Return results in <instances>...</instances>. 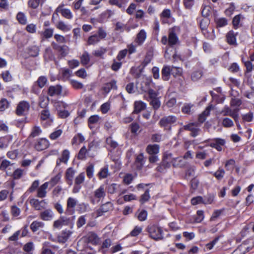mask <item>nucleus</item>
<instances>
[{"label":"nucleus","mask_w":254,"mask_h":254,"mask_svg":"<svg viewBox=\"0 0 254 254\" xmlns=\"http://www.w3.org/2000/svg\"><path fill=\"white\" fill-rule=\"evenodd\" d=\"M106 196V190L104 185L100 186L91 194L89 199L93 204L98 203Z\"/></svg>","instance_id":"f257e3e1"},{"label":"nucleus","mask_w":254,"mask_h":254,"mask_svg":"<svg viewBox=\"0 0 254 254\" xmlns=\"http://www.w3.org/2000/svg\"><path fill=\"white\" fill-rule=\"evenodd\" d=\"M146 230L152 239L158 240L163 238V231L161 228L158 226L150 225L147 227Z\"/></svg>","instance_id":"f03ea898"},{"label":"nucleus","mask_w":254,"mask_h":254,"mask_svg":"<svg viewBox=\"0 0 254 254\" xmlns=\"http://www.w3.org/2000/svg\"><path fill=\"white\" fill-rule=\"evenodd\" d=\"M107 36V33L102 28H98L97 33L94 35L90 36L87 41L88 45H95L99 42L101 39L105 38Z\"/></svg>","instance_id":"7ed1b4c3"},{"label":"nucleus","mask_w":254,"mask_h":254,"mask_svg":"<svg viewBox=\"0 0 254 254\" xmlns=\"http://www.w3.org/2000/svg\"><path fill=\"white\" fill-rule=\"evenodd\" d=\"M41 123L44 127L51 126L53 122V117L51 115L49 110L44 109L40 113Z\"/></svg>","instance_id":"20e7f679"},{"label":"nucleus","mask_w":254,"mask_h":254,"mask_svg":"<svg viewBox=\"0 0 254 254\" xmlns=\"http://www.w3.org/2000/svg\"><path fill=\"white\" fill-rule=\"evenodd\" d=\"M172 159V154H165L159 165L156 168V170L160 173H165L167 169L170 167L171 160Z\"/></svg>","instance_id":"39448f33"},{"label":"nucleus","mask_w":254,"mask_h":254,"mask_svg":"<svg viewBox=\"0 0 254 254\" xmlns=\"http://www.w3.org/2000/svg\"><path fill=\"white\" fill-rule=\"evenodd\" d=\"M239 109L237 108L232 110L228 105H225L222 110L220 111L219 114L224 116H230L234 119L235 122H237L239 118Z\"/></svg>","instance_id":"423d86ee"},{"label":"nucleus","mask_w":254,"mask_h":254,"mask_svg":"<svg viewBox=\"0 0 254 254\" xmlns=\"http://www.w3.org/2000/svg\"><path fill=\"white\" fill-rule=\"evenodd\" d=\"M177 119L175 116H168L163 117L159 121V125L160 127L165 129H170V126L176 122Z\"/></svg>","instance_id":"0eeeda50"},{"label":"nucleus","mask_w":254,"mask_h":254,"mask_svg":"<svg viewBox=\"0 0 254 254\" xmlns=\"http://www.w3.org/2000/svg\"><path fill=\"white\" fill-rule=\"evenodd\" d=\"M173 69H175L176 70L177 74H181V70L179 68H177L174 66L171 67L168 65H165L163 66L161 71L162 78L163 80L167 81L169 79L170 73L171 71H173Z\"/></svg>","instance_id":"6e6552de"},{"label":"nucleus","mask_w":254,"mask_h":254,"mask_svg":"<svg viewBox=\"0 0 254 254\" xmlns=\"http://www.w3.org/2000/svg\"><path fill=\"white\" fill-rule=\"evenodd\" d=\"M57 16H58V13H60L62 15L67 19H71L73 17L72 12L69 9L64 7V4L59 5L56 9Z\"/></svg>","instance_id":"1a4fd4ad"},{"label":"nucleus","mask_w":254,"mask_h":254,"mask_svg":"<svg viewBox=\"0 0 254 254\" xmlns=\"http://www.w3.org/2000/svg\"><path fill=\"white\" fill-rule=\"evenodd\" d=\"M30 108L29 103L25 101L19 103L16 110V113L18 116H22L26 114Z\"/></svg>","instance_id":"9d476101"},{"label":"nucleus","mask_w":254,"mask_h":254,"mask_svg":"<svg viewBox=\"0 0 254 254\" xmlns=\"http://www.w3.org/2000/svg\"><path fill=\"white\" fill-rule=\"evenodd\" d=\"M77 203V200L73 197H69L66 201V208L65 213L68 215H71L75 211V207Z\"/></svg>","instance_id":"9b49d317"},{"label":"nucleus","mask_w":254,"mask_h":254,"mask_svg":"<svg viewBox=\"0 0 254 254\" xmlns=\"http://www.w3.org/2000/svg\"><path fill=\"white\" fill-rule=\"evenodd\" d=\"M179 30V28L174 27L169 30L168 36V44L170 46L176 45L179 42V38L176 32Z\"/></svg>","instance_id":"f8f14e48"},{"label":"nucleus","mask_w":254,"mask_h":254,"mask_svg":"<svg viewBox=\"0 0 254 254\" xmlns=\"http://www.w3.org/2000/svg\"><path fill=\"white\" fill-rule=\"evenodd\" d=\"M50 145L49 141L45 138H41L37 140L35 143V148L38 151L47 149Z\"/></svg>","instance_id":"ddd939ff"},{"label":"nucleus","mask_w":254,"mask_h":254,"mask_svg":"<svg viewBox=\"0 0 254 254\" xmlns=\"http://www.w3.org/2000/svg\"><path fill=\"white\" fill-rule=\"evenodd\" d=\"M185 130L190 131V135L192 137L198 135L200 131V129L197 125L194 123H190L184 127Z\"/></svg>","instance_id":"4468645a"},{"label":"nucleus","mask_w":254,"mask_h":254,"mask_svg":"<svg viewBox=\"0 0 254 254\" xmlns=\"http://www.w3.org/2000/svg\"><path fill=\"white\" fill-rule=\"evenodd\" d=\"M113 208V204L111 202H107L102 204L100 208L97 210V216H101L103 215L105 213L112 210Z\"/></svg>","instance_id":"2eb2a0df"},{"label":"nucleus","mask_w":254,"mask_h":254,"mask_svg":"<svg viewBox=\"0 0 254 254\" xmlns=\"http://www.w3.org/2000/svg\"><path fill=\"white\" fill-rule=\"evenodd\" d=\"M147 37V33L144 29H141L137 34L134 42L137 46H141L145 41Z\"/></svg>","instance_id":"dca6fc26"},{"label":"nucleus","mask_w":254,"mask_h":254,"mask_svg":"<svg viewBox=\"0 0 254 254\" xmlns=\"http://www.w3.org/2000/svg\"><path fill=\"white\" fill-rule=\"evenodd\" d=\"M86 241L93 245H97L99 243L100 239L96 234L93 232L88 233L85 236Z\"/></svg>","instance_id":"f3484780"},{"label":"nucleus","mask_w":254,"mask_h":254,"mask_svg":"<svg viewBox=\"0 0 254 254\" xmlns=\"http://www.w3.org/2000/svg\"><path fill=\"white\" fill-rule=\"evenodd\" d=\"M40 218L44 221H50L53 219L54 213L51 209H47L40 213Z\"/></svg>","instance_id":"a211bd4d"},{"label":"nucleus","mask_w":254,"mask_h":254,"mask_svg":"<svg viewBox=\"0 0 254 254\" xmlns=\"http://www.w3.org/2000/svg\"><path fill=\"white\" fill-rule=\"evenodd\" d=\"M225 141L221 138H215L209 144L210 146L215 148L218 151L222 150V146L225 144Z\"/></svg>","instance_id":"6ab92c4d"},{"label":"nucleus","mask_w":254,"mask_h":254,"mask_svg":"<svg viewBox=\"0 0 254 254\" xmlns=\"http://www.w3.org/2000/svg\"><path fill=\"white\" fill-rule=\"evenodd\" d=\"M69 223V219L64 216H61L58 220L54 221L53 227L60 229L64 225H67Z\"/></svg>","instance_id":"aec40b11"},{"label":"nucleus","mask_w":254,"mask_h":254,"mask_svg":"<svg viewBox=\"0 0 254 254\" xmlns=\"http://www.w3.org/2000/svg\"><path fill=\"white\" fill-rule=\"evenodd\" d=\"M49 183L45 182L40 186L37 190V196L40 198H44L47 194V189L49 186Z\"/></svg>","instance_id":"412c9836"},{"label":"nucleus","mask_w":254,"mask_h":254,"mask_svg":"<svg viewBox=\"0 0 254 254\" xmlns=\"http://www.w3.org/2000/svg\"><path fill=\"white\" fill-rule=\"evenodd\" d=\"M72 234L69 230H64L62 231L58 237V241L60 243H64L67 241Z\"/></svg>","instance_id":"4be33fe9"},{"label":"nucleus","mask_w":254,"mask_h":254,"mask_svg":"<svg viewBox=\"0 0 254 254\" xmlns=\"http://www.w3.org/2000/svg\"><path fill=\"white\" fill-rule=\"evenodd\" d=\"M161 22L163 24L168 23V20L171 17V12L169 9H164L160 14Z\"/></svg>","instance_id":"5701e85b"},{"label":"nucleus","mask_w":254,"mask_h":254,"mask_svg":"<svg viewBox=\"0 0 254 254\" xmlns=\"http://www.w3.org/2000/svg\"><path fill=\"white\" fill-rule=\"evenodd\" d=\"M62 91V87L61 85L51 86L48 89V94L50 96L59 95Z\"/></svg>","instance_id":"b1692460"},{"label":"nucleus","mask_w":254,"mask_h":254,"mask_svg":"<svg viewBox=\"0 0 254 254\" xmlns=\"http://www.w3.org/2000/svg\"><path fill=\"white\" fill-rule=\"evenodd\" d=\"M75 172V171L71 167L68 168L65 172V179L67 183L69 186H71L72 184V180Z\"/></svg>","instance_id":"393cba45"},{"label":"nucleus","mask_w":254,"mask_h":254,"mask_svg":"<svg viewBox=\"0 0 254 254\" xmlns=\"http://www.w3.org/2000/svg\"><path fill=\"white\" fill-rule=\"evenodd\" d=\"M56 27L57 29L66 32L69 31L71 29V26L64 22L63 21H59L56 24Z\"/></svg>","instance_id":"a878e982"},{"label":"nucleus","mask_w":254,"mask_h":254,"mask_svg":"<svg viewBox=\"0 0 254 254\" xmlns=\"http://www.w3.org/2000/svg\"><path fill=\"white\" fill-rule=\"evenodd\" d=\"M237 33L231 30L229 31L226 35L227 42L230 45H234L236 43V36Z\"/></svg>","instance_id":"bb28decb"},{"label":"nucleus","mask_w":254,"mask_h":254,"mask_svg":"<svg viewBox=\"0 0 254 254\" xmlns=\"http://www.w3.org/2000/svg\"><path fill=\"white\" fill-rule=\"evenodd\" d=\"M146 151L150 155H156L159 152V146L157 144H149L147 146Z\"/></svg>","instance_id":"cd10ccee"},{"label":"nucleus","mask_w":254,"mask_h":254,"mask_svg":"<svg viewBox=\"0 0 254 254\" xmlns=\"http://www.w3.org/2000/svg\"><path fill=\"white\" fill-rule=\"evenodd\" d=\"M146 104L141 101H135L134 103V111L133 113H138L141 111L144 110L146 108Z\"/></svg>","instance_id":"c85d7f7f"},{"label":"nucleus","mask_w":254,"mask_h":254,"mask_svg":"<svg viewBox=\"0 0 254 254\" xmlns=\"http://www.w3.org/2000/svg\"><path fill=\"white\" fill-rule=\"evenodd\" d=\"M176 103V98L173 94H169L166 97V105L169 107H173Z\"/></svg>","instance_id":"c756f323"},{"label":"nucleus","mask_w":254,"mask_h":254,"mask_svg":"<svg viewBox=\"0 0 254 254\" xmlns=\"http://www.w3.org/2000/svg\"><path fill=\"white\" fill-rule=\"evenodd\" d=\"M69 157V152L68 150H64L62 153V156L57 161V165H60L61 162L66 163Z\"/></svg>","instance_id":"7c9ffc66"},{"label":"nucleus","mask_w":254,"mask_h":254,"mask_svg":"<svg viewBox=\"0 0 254 254\" xmlns=\"http://www.w3.org/2000/svg\"><path fill=\"white\" fill-rule=\"evenodd\" d=\"M117 82L115 80L105 84L103 87V90L106 93H109L112 89H117V86L116 85Z\"/></svg>","instance_id":"2f4dec72"},{"label":"nucleus","mask_w":254,"mask_h":254,"mask_svg":"<svg viewBox=\"0 0 254 254\" xmlns=\"http://www.w3.org/2000/svg\"><path fill=\"white\" fill-rule=\"evenodd\" d=\"M152 84L151 78H146L141 83V89L144 92H147L150 89V86Z\"/></svg>","instance_id":"473e14b6"},{"label":"nucleus","mask_w":254,"mask_h":254,"mask_svg":"<svg viewBox=\"0 0 254 254\" xmlns=\"http://www.w3.org/2000/svg\"><path fill=\"white\" fill-rule=\"evenodd\" d=\"M44 223L41 221H34L30 225V229L32 232H35L39 229L43 228Z\"/></svg>","instance_id":"72a5a7b5"},{"label":"nucleus","mask_w":254,"mask_h":254,"mask_svg":"<svg viewBox=\"0 0 254 254\" xmlns=\"http://www.w3.org/2000/svg\"><path fill=\"white\" fill-rule=\"evenodd\" d=\"M44 201V200L40 201L38 199L33 198L30 200V203L36 210H40L42 208L41 204Z\"/></svg>","instance_id":"f704fd0d"},{"label":"nucleus","mask_w":254,"mask_h":254,"mask_svg":"<svg viewBox=\"0 0 254 254\" xmlns=\"http://www.w3.org/2000/svg\"><path fill=\"white\" fill-rule=\"evenodd\" d=\"M244 19V17L243 15L239 14L238 15H236L233 19L232 23L235 29H237L239 27L240 22L241 20H243Z\"/></svg>","instance_id":"c9c22d12"},{"label":"nucleus","mask_w":254,"mask_h":254,"mask_svg":"<svg viewBox=\"0 0 254 254\" xmlns=\"http://www.w3.org/2000/svg\"><path fill=\"white\" fill-rule=\"evenodd\" d=\"M171 162L174 167H182L184 165L183 159L181 157L172 158Z\"/></svg>","instance_id":"e433bc0d"},{"label":"nucleus","mask_w":254,"mask_h":254,"mask_svg":"<svg viewBox=\"0 0 254 254\" xmlns=\"http://www.w3.org/2000/svg\"><path fill=\"white\" fill-rule=\"evenodd\" d=\"M90 61V56L88 53L85 51L80 58V61L82 64L85 65L89 64Z\"/></svg>","instance_id":"4c0bfd02"},{"label":"nucleus","mask_w":254,"mask_h":254,"mask_svg":"<svg viewBox=\"0 0 254 254\" xmlns=\"http://www.w3.org/2000/svg\"><path fill=\"white\" fill-rule=\"evenodd\" d=\"M42 132L41 127L39 126H35L31 129L30 136L31 137H35L40 135Z\"/></svg>","instance_id":"58836bf2"},{"label":"nucleus","mask_w":254,"mask_h":254,"mask_svg":"<svg viewBox=\"0 0 254 254\" xmlns=\"http://www.w3.org/2000/svg\"><path fill=\"white\" fill-rule=\"evenodd\" d=\"M109 175L108 166H105L101 168L98 174L100 179H103L107 178Z\"/></svg>","instance_id":"ea45409f"},{"label":"nucleus","mask_w":254,"mask_h":254,"mask_svg":"<svg viewBox=\"0 0 254 254\" xmlns=\"http://www.w3.org/2000/svg\"><path fill=\"white\" fill-rule=\"evenodd\" d=\"M106 144L108 147L115 149L118 146V143L114 140L112 137H109L106 139Z\"/></svg>","instance_id":"a19ab883"},{"label":"nucleus","mask_w":254,"mask_h":254,"mask_svg":"<svg viewBox=\"0 0 254 254\" xmlns=\"http://www.w3.org/2000/svg\"><path fill=\"white\" fill-rule=\"evenodd\" d=\"M150 198V196L149 194V190L147 189L145 190L144 193L141 195L139 201L141 204H143L146 202L148 201L149 200Z\"/></svg>","instance_id":"79ce46f5"},{"label":"nucleus","mask_w":254,"mask_h":254,"mask_svg":"<svg viewBox=\"0 0 254 254\" xmlns=\"http://www.w3.org/2000/svg\"><path fill=\"white\" fill-rule=\"evenodd\" d=\"M217 27H223L228 24V21L225 18H219L215 20Z\"/></svg>","instance_id":"37998d69"},{"label":"nucleus","mask_w":254,"mask_h":254,"mask_svg":"<svg viewBox=\"0 0 254 254\" xmlns=\"http://www.w3.org/2000/svg\"><path fill=\"white\" fill-rule=\"evenodd\" d=\"M54 33V29L53 28H46L42 32V35L44 38L49 39L53 36Z\"/></svg>","instance_id":"c03bdc74"},{"label":"nucleus","mask_w":254,"mask_h":254,"mask_svg":"<svg viewBox=\"0 0 254 254\" xmlns=\"http://www.w3.org/2000/svg\"><path fill=\"white\" fill-rule=\"evenodd\" d=\"M222 125L225 127H231L234 126L233 121L229 118H225L222 121Z\"/></svg>","instance_id":"a18cd8bd"},{"label":"nucleus","mask_w":254,"mask_h":254,"mask_svg":"<svg viewBox=\"0 0 254 254\" xmlns=\"http://www.w3.org/2000/svg\"><path fill=\"white\" fill-rule=\"evenodd\" d=\"M225 173V172L223 169L219 168L213 175L217 180H220L224 177Z\"/></svg>","instance_id":"49530a36"},{"label":"nucleus","mask_w":254,"mask_h":254,"mask_svg":"<svg viewBox=\"0 0 254 254\" xmlns=\"http://www.w3.org/2000/svg\"><path fill=\"white\" fill-rule=\"evenodd\" d=\"M9 103L5 98H2L0 100V112H3L8 108Z\"/></svg>","instance_id":"de8ad7c7"},{"label":"nucleus","mask_w":254,"mask_h":254,"mask_svg":"<svg viewBox=\"0 0 254 254\" xmlns=\"http://www.w3.org/2000/svg\"><path fill=\"white\" fill-rule=\"evenodd\" d=\"M62 133L63 130L61 129H57L50 134L49 137L52 140H55L59 137Z\"/></svg>","instance_id":"09e8293b"},{"label":"nucleus","mask_w":254,"mask_h":254,"mask_svg":"<svg viewBox=\"0 0 254 254\" xmlns=\"http://www.w3.org/2000/svg\"><path fill=\"white\" fill-rule=\"evenodd\" d=\"M39 48L37 46H33L29 48V54L32 57H36L39 55Z\"/></svg>","instance_id":"8fccbe9b"},{"label":"nucleus","mask_w":254,"mask_h":254,"mask_svg":"<svg viewBox=\"0 0 254 254\" xmlns=\"http://www.w3.org/2000/svg\"><path fill=\"white\" fill-rule=\"evenodd\" d=\"M62 175L61 173H58L54 177L52 178L50 181L48 182L51 184L52 187L57 184L61 179Z\"/></svg>","instance_id":"3c124183"},{"label":"nucleus","mask_w":254,"mask_h":254,"mask_svg":"<svg viewBox=\"0 0 254 254\" xmlns=\"http://www.w3.org/2000/svg\"><path fill=\"white\" fill-rule=\"evenodd\" d=\"M16 18L18 22L21 24H25L27 23L26 17L22 12H18L17 14Z\"/></svg>","instance_id":"603ef678"},{"label":"nucleus","mask_w":254,"mask_h":254,"mask_svg":"<svg viewBox=\"0 0 254 254\" xmlns=\"http://www.w3.org/2000/svg\"><path fill=\"white\" fill-rule=\"evenodd\" d=\"M242 104V101L239 98L233 97L230 101V105L232 107H239Z\"/></svg>","instance_id":"864d4df0"},{"label":"nucleus","mask_w":254,"mask_h":254,"mask_svg":"<svg viewBox=\"0 0 254 254\" xmlns=\"http://www.w3.org/2000/svg\"><path fill=\"white\" fill-rule=\"evenodd\" d=\"M242 119L244 121L247 122H251L254 119V113L252 112L242 115Z\"/></svg>","instance_id":"5fc2aeb1"},{"label":"nucleus","mask_w":254,"mask_h":254,"mask_svg":"<svg viewBox=\"0 0 254 254\" xmlns=\"http://www.w3.org/2000/svg\"><path fill=\"white\" fill-rule=\"evenodd\" d=\"M85 140L84 137L81 134L78 133L72 139V143H80Z\"/></svg>","instance_id":"6e6d98bb"},{"label":"nucleus","mask_w":254,"mask_h":254,"mask_svg":"<svg viewBox=\"0 0 254 254\" xmlns=\"http://www.w3.org/2000/svg\"><path fill=\"white\" fill-rule=\"evenodd\" d=\"M119 187L120 185L117 184H112L109 185L107 188L108 192L111 194L115 193Z\"/></svg>","instance_id":"4d7b16f0"},{"label":"nucleus","mask_w":254,"mask_h":254,"mask_svg":"<svg viewBox=\"0 0 254 254\" xmlns=\"http://www.w3.org/2000/svg\"><path fill=\"white\" fill-rule=\"evenodd\" d=\"M150 104L155 110H157L161 105V103L158 98L150 100Z\"/></svg>","instance_id":"13d9d810"},{"label":"nucleus","mask_w":254,"mask_h":254,"mask_svg":"<svg viewBox=\"0 0 254 254\" xmlns=\"http://www.w3.org/2000/svg\"><path fill=\"white\" fill-rule=\"evenodd\" d=\"M85 180V175L84 173L79 174L75 179V184L80 185L83 183Z\"/></svg>","instance_id":"bf43d9fd"},{"label":"nucleus","mask_w":254,"mask_h":254,"mask_svg":"<svg viewBox=\"0 0 254 254\" xmlns=\"http://www.w3.org/2000/svg\"><path fill=\"white\" fill-rule=\"evenodd\" d=\"M44 58L46 59L51 60L54 58V55L51 49L49 47L47 48L45 51Z\"/></svg>","instance_id":"052dcab7"},{"label":"nucleus","mask_w":254,"mask_h":254,"mask_svg":"<svg viewBox=\"0 0 254 254\" xmlns=\"http://www.w3.org/2000/svg\"><path fill=\"white\" fill-rule=\"evenodd\" d=\"M10 212L13 217H17L20 215L21 211L17 206L12 205L11 207Z\"/></svg>","instance_id":"680f3d73"},{"label":"nucleus","mask_w":254,"mask_h":254,"mask_svg":"<svg viewBox=\"0 0 254 254\" xmlns=\"http://www.w3.org/2000/svg\"><path fill=\"white\" fill-rule=\"evenodd\" d=\"M47 82V79L45 76H41L37 81V84L40 88H43Z\"/></svg>","instance_id":"e2e57ef3"},{"label":"nucleus","mask_w":254,"mask_h":254,"mask_svg":"<svg viewBox=\"0 0 254 254\" xmlns=\"http://www.w3.org/2000/svg\"><path fill=\"white\" fill-rule=\"evenodd\" d=\"M139 128V125L136 123H133L130 125L131 132L134 134L138 133Z\"/></svg>","instance_id":"0e129e2a"},{"label":"nucleus","mask_w":254,"mask_h":254,"mask_svg":"<svg viewBox=\"0 0 254 254\" xmlns=\"http://www.w3.org/2000/svg\"><path fill=\"white\" fill-rule=\"evenodd\" d=\"M147 217V212L145 210H141L137 215L138 219L140 221H145Z\"/></svg>","instance_id":"69168bd1"},{"label":"nucleus","mask_w":254,"mask_h":254,"mask_svg":"<svg viewBox=\"0 0 254 254\" xmlns=\"http://www.w3.org/2000/svg\"><path fill=\"white\" fill-rule=\"evenodd\" d=\"M111 104L109 102L103 104L100 107V110L103 114L107 113L110 109Z\"/></svg>","instance_id":"338daca9"},{"label":"nucleus","mask_w":254,"mask_h":254,"mask_svg":"<svg viewBox=\"0 0 254 254\" xmlns=\"http://www.w3.org/2000/svg\"><path fill=\"white\" fill-rule=\"evenodd\" d=\"M87 152V150L85 146H83L80 150L78 155V158L79 159H84L86 158V154Z\"/></svg>","instance_id":"774afa93"}]
</instances>
